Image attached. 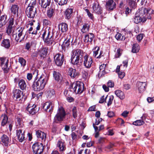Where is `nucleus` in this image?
<instances>
[{
	"mask_svg": "<svg viewBox=\"0 0 154 154\" xmlns=\"http://www.w3.org/2000/svg\"><path fill=\"white\" fill-rule=\"evenodd\" d=\"M39 33H40L39 37H41L46 45L50 46L54 43V37L52 33L43 29Z\"/></svg>",
	"mask_w": 154,
	"mask_h": 154,
	"instance_id": "obj_1",
	"label": "nucleus"
},
{
	"mask_svg": "<svg viewBox=\"0 0 154 154\" xmlns=\"http://www.w3.org/2000/svg\"><path fill=\"white\" fill-rule=\"evenodd\" d=\"M24 29V27L20 26L12 32V37L17 42L20 43L24 40L25 36V34L23 36Z\"/></svg>",
	"mask_w": 154,
	"mask_h": 154,
	"instance_id": "obj_2",
	"label": "nucleus"
},
{
	"mask_svg": "<svg viewBox=\"0 0 154 154\" xmlns=\"http://www.w3.org/2000/svg\"><path fill=\"white\" fill-rule=\"evenodd\" d=\"M152 14H154V11L151 9L146 10V14L145 16L141 17L139 16H136L134 19V22L138 24L139 23L145 22L147 19H151Z\"/></svg>",
	"mask_w": 154,
	"mask_h": 154,
	"instance_id": "obj_3",
	"label": "nucleus"
},
{
	"mask_svg": "<svg viewBox=\"0 0 154 154\" xmlns=\"http://www.w3.org/2000/svg\"><path fill=\"white\" fill-rule=\"evenodd\" d=\"M84 84L80 82L73 83L70 88V91L76 94H81L84 90Z\"/></svg>",
	"mask_w": 154,
	"mask_h": 154,
	"instance_id": "obj_4",
	"label": "nucleus"
},
{
	"mask_svg": "<svg viewBox=\"0 0 154 154\" xmlns=\"http://www.w3.org/2000/svg\"><path fill=\"white\" fill-rule=\"evenodd\" d=\"M66 115V113L64 108L62 107L59 108L54 117L55 122L56 123L61 122L65 118Z\"/></svg>",
	"mask_w": 154,
	"mask_h": 154,
	"instance_id": "obj_5",
	"label": "nucleus"
},
{
	"mask_svg": "<svg viewBox=\"0 0 154 154\" xmlns=\"http://www.w3.org/2000/svg\"><path fill=\"white\" fill-rule=\"evenodd\" d=\"M26 15L29 18H34L37 16L36 9L33 6H28L26 10Z\"/></svg>",
	"mask_w": 154,
	"mask_h": 154,
	"instance_id": "obj_6",
	"label": "nucleus"
},
{
	"mask_svg": "<svg viewBox=\"0 0 154 154\" xmlns=\"http://www.w3.org/2000/svg\"><path fill=\"white\" fill-rule=\"evenodd\" d=\"M54 58L56 64L58 66H61L64 61V56L59 53L56 54Z\"/></svg>",
	"mask_w": 154,
	"mask_h": 154,
	"instance_id": "obj_7",
	"label": "nucleus"
},
{
	"mask_svg": "<svg viewBox=\"0 0 154 154\" xmlns=\"http://www.w3.org/2000/svg\"><path fill=\"white\" fill-rule=\"evenodd\" d=\"M73 39L72 38L71 35L68 34L67 37L65 38L64 41L61 45V47L62 50L65 51L68 50L70 47V42H72Z\"/></svg>",
	"mask_w": 154,
	"mask_h": 154,
	"instance_id": "obj_8",
	"label": "nucleus"
},
{
	"mask_svg": "<svg viewBox=\"0 0 154 154\" xmlns=\"http://www.w3.org/2000/svg\"><path fill=\"white\" fill-rule=\"evenodd\" d=\"M93 59L91 57L86 54L84 57L83 64L84 66L87 69L91 68L93 64Z\"/></svg>",
	"mask_w": 154,
	"mask_h": 154,
	"instance_id": "obj_9",
	"label": "nucleus"
},
{
	"mask_svg": "<svg viewBox=\"0 0 154 154\" xmlns=\"http://www.w3.org/2000/svg\"><path fill=\"white\" fill-rule=\"evenodd\" d=\"M66 144L65 141L62 140H59L57 142L56 147L60 152H63L66 149Z\"/></svg>",
	"mask_w": 154,
	"mask_h": 154,
	"instance_id": "obj_10",
	"label": "nucleus"
},
{
	"mask_svg": "<svg viewBox=\"0 0 154 154\" xmlns=\"http://www.w3.org/2000/svg\"><path fill=\"white\" fill-rule=\"evenodd\" d=\"M42 105L43 109L47 112L51 113L53 111L54 106L52 102H46Z\"/></svg>",
	"mask_w": 154,
	"mask_h": 154,
	"instance_id": "obj_11",
	"label": "nucleus"
},
{
	"mask_svg": "<svg viewBox=\"0 0 154 154\" xmlns=\"http://www.w3.org/2000/svg\"><path fill=\"white\" fill-rule=\"evenodd\" d=\"M13 98L17 100H21L23 98V92L19 89H15L13 91Z\"/></svg>",
	"mask_w": 154,
	"mask_h": 154,
	"instance_id": "obj_12",
	"label": "nucleus"
},
{
	"mask_svg": "<svg viewBox=\"0 0 154 154\" xmlns=\"http://www.w3.org/2000/svg\"><path fill=\"white\" fill-rule=\"evenodd\" d=\"M93 12L97 14H101L102 12V9L97 2H95L92 4Z\"/></svg>",
	"mask_w": 154,
	"mask_h": 154,
	"instance_id": "obj_13",
	"label": "nucleus"
},
{
	"mask_svg": "<svg viewBox=\"0 0 154 154\" xmlns=\"http://www.w3.org/2000/svg\"><path fill=\"white\" fill-rule=\"evenodd\" d=\"M50 3L51 0H39V4L41 5V9L43 12H45L46 8L49 5Z\"/></svg>",
	"mask_w": 154,
	"mask_h": 154,
	"instance_id": "obj_14",
	"label": "nucleus"
},
{
	"mask_svg": "<svg viewBox=\"0 0 154 154\" xmlns=\"http://www.w3.org/2000/svg\"><path fill=\"white\" fill-rule=\"evenodd\" d=\"M38 70H35L33 73L34 74L36 72L37 73L36 76L34 79L33 84L32 85V87L33 90L35 91H38Z\"/></svg>",
	"mask_w": 154,
	"mask_h": 154,
	"instance_id": "obj_15",
	"label": "nucleus"
},
{
	"mask_svg": "<svg viewBox=\"0 0 154 154\" xmlns=\"http://www.w3.org/2000/svg\"><path fill=\"white\" fill-rule=\"evenodd\" d=\"M1 62V66L2 67L4 72L5 73H7L8 72L9 68L8 67V60L6 62L4 63L5 60L3 59H0Z\"/></svg>",
	"mask_w": 154,
	"mask_h": 154,
	"instance_id": "obj_16",
	"label": "nucleus"
},
{
	"mask_svg": "<svg viewBox=\"0 0 154 154\" xmlns=\"http://www.w3.org/2000/svg\"><path fill=\"white\" fill-rule=\"evenodd\" d=\"M136 85L137 87L138 88L139 92L141 93L145 90L146 86V83L145 82H137Z\"/></svg>",
	"mask_w": 154,
	"mask_h": 154,
	"instance_id": "obj_17",
	"label": "nucleus"
},
{
	"mask_svg": "<svg viewBox=\"0 0 154 154\" xmlns=\"http://www.w3.org/2000/svg\"><path fill=\"white\" fill-rule=\"evenodd\" d=\"M94 51H93V56L97 59H100L103 56V51H100V54L98 56H97L98 54V51H100V48L99 47L96 46L94 48Z\"/></svg>",
	"mask_w": 154,
	"mask_h": 154,
	"instance_id": "obj_18",
	"label": "nucleus"
},
{
	"mask_svg": "<svg viewBox=\"0 0 154 154\" xmlns=\"http://www.w3.org/2000/svg\"><path fill=\"white\" fill-rule=\"evenodd\" d=\"M48 48L46 47H43L39 50V55L41 59L45 57L48 53Z\"/></svg>",
	"mask_w": 154,
	"mask_h": 154,
	"instance_id": "obj_19",
	"label": "nucleus"
},
{
	"mask_svg": "<svg viewBox=\"0 0 154 154\" xmlns=\"http://www.w3.org/2000/svg\"><path fill=\"white\" fill-rule=\"evenodd\" d=\"M80 58L79 57H76L72 55L71 58V63L75 66H79L80 65L79 62L81 60Z\"/></svg>",
	"mask_w": 154,
	"mask_h": 154,
	"instance_id": "obj_20",
	"label": "nucleus"
},
{
	"mask_svg": "<svg viewBox=\"0 0 154 154\" xmlns=\"http://www.w3.org/2000/svg\"><path fill=\"white\" fill-rule=\"evenodd\" d=\"M116 4L113 0H109L106 2V7L109 10H112L116 8Z\"/></svg>",
	"mask_w": 154,
	"mask_h": 154,
	"instance_id": "obj_21",
	"label": "nucleus"
},
{
	"mask_svg": "<svg viewBox=\"0 0 154 154\" xmlns=\"http://www.w3.org/2000/svg\"><path fill=\"white\" fill-rule=\"evenodd\" d=\"M94 37V35L93 33H90L85 35L84 41L85 43L92 42Z\"/></svg>",
	"mask_w": 154,
	"mask_h": 154,
	"instance_id": "obj_22",
	"label": "nucleus"
},
{
	"mask_svg": "<svg viewBox=\"0 0 154 154\" xmlns=\"http://www.w3.org/2000/svg\"><path fill=\"white\" fill-rule=\"evenodd\" d=\"M58 27L59 30L63 33L66 32L68 29V25L64 23H60L58 26Z\"/></svg>",
	"mask_w": 154,
	"mask_h": 154,
	"instance_id": "obj_23",
	"label": "nucleus"
},
{
	"mask_svg": "<svg viewBox=\"0 0 154 154\" xmlns=\"http://www.w3.org/2000/svg\"><path fill=\"white\" fill-rule=\"evenodd\" d=\"M72 52V55L80 58L82 57L83 54V51L80 49L73 50Z\"/></svg>",
	"mask_w": 154,
	"mask_h": 154,
	"instance_id": "obj_24",
	"label": "nucleus"
},
{
	"mask_svg": "<svg viewBox=\"0 0 154 154\" xmlns=\"http://www.w3.org/2000/svg\"><path fill=\"white\" fill-rule=\"evenodd\" d=\"M1 46L8 49L11 46L10 41L8 39H4L2 42L1 44Z\"/></svg>",
	"mask_w": 154,
	"mask_h": 154,
	"instance_id": "obj_25",
	"label": "nucleus"
},
{
	"mask_svg": "<svg viewBox=\"0 0 154 154\" xmlns=\"http://www.w3.org/2000/svg\"><path fill=\"white\" fill-rule=\"evenodd\" d=\"M1 141L5 146H8L9 143V138L6 135L4 134L1 137Z\"/></svg>",
	"mask_w": 154,
	"mask_h": 154,
	"instance_id": "obj_26",
	"label": "nucleus"
},
{
	"mask_svg": "<svg viewBox=\"0 0 154 154\" xmlns=\"http://www.w3.org/2000/svg\"><path fill=\"white\" fill-rule=\"evenodd\" d=\"M45 78H45H44L43 77L42 75L39 78V81L40 80H41L42 78H43L42 81H41L40 86L39 87V91L43 89L44 88L45 85H46L47 79Z\"/></svg>",
	"mask_w": 154,
	"mask_h": 154,
	"instance_id": "obj_27",
	"label": "nucleus"
},
{
	"mask_svg": "<svg viewBox=\"0 0 154 154\" xmlns=\"http://www.w3.org/2000/svg\"><path fill=\"white\" fill-rule=\"evenodd\" d=\"M29 106L26 107V111L28 112L30 114L33 115L37 111V108H36L37 106L36 105H35L34 107L32 108H29L28 107Z\"/></svg>",
	"mask_w": 154,
	"mask_h": 154,
	"instance_id": "obj_28",
	"label": "nucleus"
},
{
	"mask_svg": "<svg viewBox=\"0 0 154 154\" xmlns=\"http://www.w3.org/2000/svg\"><path fill=\"white\" fill-rule=\"evenodd\" d=\"M115 93L116 96L119 97L121 100H122L125 98L124 93L120 90H117L115 91Z\"/></svg>",
	"mask_w": 154,
	"mask_h": 154,
	"instance_id": "obj_29",
	"label": "nucleus"
},
{
	"mask_svg": "<svg viewBox=\"0 0 154 154\" xmlns=\"http://www.w3.org/2000/svg\"><path fill=\"white\" fill-rule=\"evenodd\" d=\"M68 74L71 77L73 78H75L77 75L76 69L72 68L69 69L68 71Z\"/></svg>",
	"mask_w": 154,
	"mask_h": 154,
	"instance_id": "obj_30",
	"label": "nucleus"
},
{
	"mask_svg": "<svg viewBox=\"0 0 154 154\" xmlns=\"http://www.w3.org/2000/svg\"><path fill=\"white\" fill-rule=\"evenodd\" d=\"M53 74V77L56 81H58L60 79L61 75L58 71H54Z\"/></svg>",
	"mask_w": 154,
	"mask_h": 154,
	"instance_id": "obj_31",
	"label": "nucleus"
},
{
	"mask_svg": "<svg viewBox=\"0 0 154 154\" xmlns=\"http://www.w3.org/2000/svg\"><path fill=\"white\" fill-rule=\"evenodd\" d=\"M32 149L34 154H38V142H36L32 145Z\"/></svg>",
	"mask_w": 154,
	"mask_h": 154,
	"instance_id": "obj_32",
	"label": "nucleus"
},
{
	"mask_svg": "<svg viewBox=\"0 0 154 154\" xmlns=\"http://www.w3.org/2000/svg\"><path fill=\"white\" fill-rule=\"evenodd\" d=\"M19 7L17 5H12L11 8V13L13 14L14 15L17 14L18 13Z\"/></svg>",
	"mask_w": 154,
	"mask_h": 154,
	"instance_id": "obj_33",
	"label": "nucleus"
},
{
	"mask_svg": "<svg viewBox=\"0 0 154 154\" xmlns=\"http://www.w3.org/2000/svg\"><path fill=\"white\" fill-rule=\"evenodd\" d=\"M18 85L20 88L22 90H24L25 89L26 87V84L25 81L21 79L18 82Z\"/></svg>",
	"mask_w": 154,
	"mask_h": 154,
	"instance_id": "obj_34",
	"label": "nucleus"
},
{
	"mask_svg": "<svg viewBox=\"0 0 154 154\" xmlns=\"http://www.w3.org/2000/svg\"><path fill=\"white\" fill-rule=\"evenodd\" d=\"M90 26L88 23L84 24L81 30V32L83 33H85L89 31Z\"/></svg>",
	"mask_w": 154,
	"mask_h": 154,
	"instance_id": "obj_35",
	"label": "nucleus"
},
{
	"mask_svg": "<svg viewBox=\"0 0 154 154\" xmlns=\"http://www.w3.org/2000/svg\"><path fill=\"white\" fill-rule=\"evenodd\" d=\"M72 12V9L68 8L65 11V15L67 19L69 20L70 18Z\"/></svg>",
	"mask_w": 154,
	"mask_h": 154,
	"instance_id": "obj_36",
	"label": "nucleus"
},
{
	"mask_svg": "<svg viewBox=\"0 0 154 154\" xmlns=\"http://www.w3.org/2000/svg\"><path fill=\"white\" fill-rule=\"evenodd\" d=\"M150 9H146L145 8H141L140 10L138 12L139 13V16L141 17L145 16L146 14V10H149Z\"/></svg>",
	"mask_w": 154,
	"mask_h": 154,
	"instance_id": "obj_37",
	"label": "nucleus"
},
{
	"mask_svg": "<svg viewBox=\"0 0 154 154\" xmlns=\"http://www.w3.org/2000/svg\"><path fill=\"white\" fill-rule=\"evenodd\" d=\"M140 50V46L137 43L134 44L132 47V52L133 53L138 52Z\"/></svg>",
	"mask_w": 154,
	"mask_h": 154,
	"instance_id": "obj_38",
	"label": "nucleus"
},
{
	"mask_svg": "<svg viewBox=\"0 0 154 154\" xmlns=\"http://www.w3.org/2000/svg\"><path fill=\"white\" fill-rule=\"evenodd\" d=\"M28 4V6H33L35 5L36 4V0H26L25 4Z\"/></svg>",
	"mask_w": 154,
	"mask_h": 154,
	"instance_id": "obj_39",
	"label": "nucleus"
},
{
	"mask_svg": "<svg viewBox=\"0 0 154 154\" xmlns=\"http://www.w3.org/2000/svg\"><path fill=\"white\" fill-rule=\"evenodd\" d=\"M2 116H3V118L1 122V125L2 126H4L7 123L8 118L7 115L5 114L4 115H2Z\"/></svg>",
	"mask_w": 154,
	"mask_h": 154,
	"instance_id": "obj_40",
	"label": "nucleus"
},
{
	"mask_svg": "<svg viewBox=\"0 0 154 154\" xmlns=\"http://www.w3.org/2000/svg\"><path fill=\"white\" fill-rule=\"evenodd\" d=\"M144 121L141 119L133 122V124L136 126H140L144 124Z\"/></svg>",
	"mask_w": 154,
	"mask_h": 154,
	"instance_id": "obj_41",
	"label": "nucleus"
},
{
	"mask_svg": "<svg viewBox=\"0 0 154 154\" xmlns=\"http://www.w3.org/2000/svg\"><path fill=\"white\" fill-rule=\"evenodd\" d=\"M54 13V10L53 8H49L47 11V15L49 18H51L52 17Z\"/></svg>",
	"mask_w": 154,
	"mask_h": 154,
	"instance_id": "obj_42",
	"label": "nucleus"
},
{
	"mask_svg": "<svg viewBox=\"0 0 154 154\" xmlns=\"http://www.w3.org/2000/svg\"><path fill=\"white\" fill-rule=\"evenodd\" d=\"M60 5H63L67 4L68 0H54Z\"/></svg>",
	"mask_w": 154,
	"mask_h": 154,
	"instance_id": "obj_43",
	"label": "nucleus"
},
{
	"mask_svg": "<svg viewBox=\"0 0 154 154\" xmlns=\"http://www.w3.org/2000/svg\"><path fill=\"white\" fill-rule=\"evenodd\" d=\"M84 10L86 12L87 15L88 16V17L91 19L92 20H93L94 19L93 15L90 12L89 10L88 9L86 8H84Z\"/></svg>",
	"mask_w": 154,
	"mask_h": 154,
	"instance_id": "obj_44",
	"label": "nucleus"
},
{
	"mask_svg": "<svg viewBox=\"0 0 154 154\" xmlns=\"http://www.w3.org/2000/svg\"><path fill=\"white\" fill-rule=\"evenodd\" d=\"M115 37L117 40H123L125 39V37H124V36L120 33L117 34Z\"/></svg>",
	"mask_w": 154,
	"mask_h": 154,
	"instance_id": "obj_45",
	"label": "nucleus"
},
{
	"mask_svg": "<svg viewBox=\"0 0 154 154\" xmlns=\"http://www.w3.org/2000/svg\"><path fill=\"white\" fill-rule=\"evenodd\" d=\"M46 135L45 133L42 131H39V140L41 139L42 140H45V139Z\"/></svg>",
	"mask_w": 154,
	"mask_h": 154,
	"instance_id": "obj_46",
	"label": "nucleus"
},
{
	"mask_svg": "<svg viewBox=\"0 0 154 154\" xmlns=\"http://www.w3.org/2000/svg\"><path fill=\"white\" fill-rule=\"evenodd\" d=\"M128 4L132 8H134L136 7V4L132 0H128Z\"/></svg>",
	"mask_w": 154,
	"mask_h": 154,
	"instance_id": "obj_47",
	"label": "nucleus"
},
{
	"mask_svg": "<svg viewBox=\"0 0 154 154\" xmlns=\"http://www.w3.org/2000/svg\"><path fill=\"white\" fill-rule=\"evenodd\" d=\"M18 61L23 67H24L26 65V61L22 57H20L18 59Z\"/></svg>",
	"mask_w": 154,
	"mask_h": 154,
	"instance_id": "obj_48",
	"label": "nucleus"
},
{
	"mask_svg": "<svg viewBox=\"0 0 154 154\" xmlns=\"http://www.w3.org/2000/svg\"><path fill=\"white\" fill-rule=\"evenodd\" d=\"M7 15H2L0 17V22H2L4 24H5L7 23L6 21Z\"/></svg>",
	"mask_w": 154,
	"mask_h": 154,
	"instance_id": "obj_49",
	"label": "nucleus"
},
{
	"mask_svg": "<svg viewBox=\"0 0 154 154\" xmlns=\"http://www.w3.org/2000/svg\"><path fill=\"white\" fill-rule=\"evenodd\" d=\"M22 118L17 117V126L20 127H22L23 126V124L22 122Z\"/></svg>",
	"mask_w": 154,
	"mask_h": 154,
	"instance_id": "obj_50",
	"label": "nucleus"
},
{
	"mask_svg": "<svg viewBox=\"0 0 154 154\" xmlns=\"http://www.w3.org/2000/svg\"><path fill=\"white\" fill-rule=\"evenodd\" d=\"M72 115L73 117L75 118H76L77 116V110L76 108L74 107L72 110Z\"/></svg>",
	"mask_w": 154,
	"mask_h": 154,
	"instance_id": "obj_51",
	"label": "nucleus"
},
{
	"mask_svg": "<svg viewBox=\"0 0 154 154\" xmlns=\"http://www.w3.org/2000/svg\"><path fill=\"white\" fill-rule=\"evenodd\" d=\"M113 99L114 96L113 95H111L109 97V100L107 103V106H110L112 104Z\"/></svg>",
	"mask_w": 154,
	"mask_h": 154,
	"instance_id": "obj_52",
	"label": "nucleus"
},
{
	"mask_svg": "<svg viewBox=\"0 0 154 154\" xmlns=\"http://www.w3.org/2000/svg\"><path fill=\"white\" fill-rule=\"evenodd\" d=\"M48 96L51 97L54 96L55 94V92L53 89H51L48 91Z\"/></svg>",
	"mask_w": 154,
	"mask_h": 154,
	"instance_id": "obj_53",
	"label": "nucleus"
},
{
	"mask_svg": "<svg viewBox=\"0 0 154 154\" xmlns=\"http://www.w3.org/2000/svg\"><path fill=\"white\" fill-rule=\"evenodd\" d=\"M144 36V35L143 34H140L138 35L137 36V39L139 42H140L143 39Z\"/></svg>",
	"mask_w": 154,
	"mask_h": 154,
	"instance_id": "obj_54",
	"label": "nucleus"
},
{
	"mask_svg": "<svg viewBox=\"0 0 154 154\" xmlns=\"http://www.w3.org/2000/svg\"><path fill=\"white\" fill-rule=\"evenodd\" d=\"M12 27L13 26H8L6 30V33H7L8 35H9L11 34L12 32Z\"/></svg>",
	"mask_w": 154,
	"mask_h": 154,
	"instance_id": "obj_55",
	"label": "nucleus"
},
{
	"mask_svg": "<svg viewBox=\"0 0 154 154\" xmlns=\"http://www.w3.org/2000/svg\"><path fill=\"white\" fill-rule=\"evenodd\" d=\"M114 85V83L113 81L111 80H109L107 83V86L108 87L110 88H113Z\"/></svg>",
	"mask_w": 154,
	"mask_h": 154,
	"instance_id": "obj_56",
	"label": "nucleus"
},
{
	"mask_svg": "<svg viewBox=\"0 0 154 154\" xmlns=\"http://www.w3.org/2000/svg\"><path fill=\"white\" fill-rule=\"evenodd\" d=\"M118 74L119 77L121 79L123 78L125 76V73L119 71Z\"/></svg>",
	"mask_w": 154,
	"mask_h": 154,
	"instance_id": "obj_57",
	"label": "nucleus"
},
{
	"mask_svg": "<svg viewBox=\"0 0 154 154\" xmlns=\"http://www.w3.org/2000/svg\"><path fill=\"white\" fill-rule=\"evenodd\" d=\"M18 139L19 140L20 142H23L24 140L25 137H24V134H21V135L20 136V137H18Z\"/></svg>",
	"mask_w": 154,
	"mask_h": 154,
	"instance_id": "obj_58",
	"label": "nucleus"
},
{
	"mask_svg": "<svg viewBox=\"0 0 154 154\" xmlns=\"http://www.w3.org/2000/svg\"><path fill=\"white\" fill-rule=\"evenodd\" d=\"M66 98L67 100L68 101V102H73L74 100V98L71 97L70 96H69V95H68V96H66Z\"/></svg>",
	"mask_w": 154,
	"mask_h": 154,
	"instance_id": "obj_59",
	"label": "nucleus"
},
{
	"mask_svg": "<svg viewBox=\"0 0 154 154\" xmlns=\"http://www.w3.org/2000/svg\"><path fill=\"white\" fill-rule=\"evenodd\" d=\"M107 96V95L105 97V98H104V96H103L102 97L100 98V100L99 101V103H103L104 102H106Z\"/></svg>",
	"mask_w": 154,
	"mask_h": 154,
	"instance_id": "obj_60",
	"label": "nucleus"
},
{
	"mask_svg": "<svg viewBox=\"0 0 154 154\" xmlns=\"http://www.w3.org/2000/svg\"><path fill=\"white\" fill-rule=\"evenodd\" d=\"M106 65L104 64H101L99 67L100 72H101L102 70L105 69Z\"/></svg>",
	"mask_w": 154,
	"mask_h": 154,
	"instance_id": "obj_61",
	"label": "nucleus"
},
{
	"mask_svg": "<svg viewBox=\"0 0 154 154\" xmlns=\"http://www.w3.org/2000/svg\"><path fill=\"white\" fill-rule=\"evenodd\" d=\"M102 119L101 118H98L96 119L95 124L96 125H98L100 122L102 121Z\"/></svg>",
	"mask_w": 154,
	"mask_h": 154,
	"instance_id": "obj_62",
	"label": "nucleus"
},
{
	"mask_svg": "<svg viewBox=\"0 0 154 154\" xmlns=\"http://www.w3.org/2000/svg\"><path fill=\"white\" fill-rule=\"evenodd\" d=\"M31 46H32V45L31 43H30L29 42L26 43L25 46V49L27 50H29Z\"/></svg>",
	"mask_w": 154,
	"mask_h": 154,
	"instance_id": "obj_63",
	"label": "nucleus"
},
{
	"mask_svg": "<svg viewBox=\"0 0 154 154\" xmlns=\"http://www.w3.org/2000/svg\"><path fill=\"white\" fill-rule=\"evenodd\" d=\"M14 23V19L13 18H11L9 20V24L8 26H13V25Z\"/></svg>",
	"mask_w": 154,
	"mask_h": 154,
	"instance_id": "obj_64",
	"label": "nucleus"
}]
</instances>
